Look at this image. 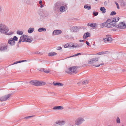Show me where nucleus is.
I'll use <instances>...</instances> for the list:
<instances>
[{
    "instance_id": "nucleus-1",
    "label": "nucleus",
    "mask_w": 126,
    "mask_h": 126,
    "mask_svg": "<svg viewBox=\"0 0 126 126\" xmlns=\"http://www.w3.org/2000/svg\"><path fill=\"white\" fill-rule=\"evenodd\" d=\"M116 24L115 22H113L112 20L110 19H108L106 22L102 23L101 26L105 27L108 28H110L112 27L115 26Z\"/></svg>"
},
{
    "instance_id": "nucleus-2",
    "label": "nucleus",
    "mask_w": 126,
    "mask_h": 126,
    "mask_svg": "<svg viewBox=\"0 0 126 126\" xmlns=\"http://www.w3.org/2000/svg\"><path fill=\"white\" fill-rule=\"evenodd\" d=\"M79 67L76 66L70 67L67 69L65 71L69 74H75L77 72V69Z\"/></svg>"
},
{
    "instance_id": "nucleus-3",
    "label": "nucleus",
    "mask_w": 126,
    "mask_h": 126,
    "mask_svg": "<svg viewBox=\"0 0 126 126\" xmlns=\"http://www.w3.org/2000/svg\"><path fill=\"white\" fill-rule=\"evenodd\" d=\"M29 83L31 84L36 86H42L45 85L46 84L44 82L36 80H32L30 81Z\"/></svg>"
},
{
    "instance_id": "nucleus-4",
    "label": "nucleus",
    "mask_w": 126,
    "mask_h": 126,
    "mask_svg": "<svg viewBox=\"0 0 126 126\" xmlns=\"http://www.w3.org/2000/svg\"><path fill=\"white\" fill-rule=\"evenodd\" d=\"M9 29L6 25L1 23L0 24V32H8Z\"/></svg>"
},
{
    "instance_id": "nucleus-5",
    "label": "nucleus",
    "mask_w": 126,
    "mask_h": 126,
    "mask_svg": "<svg viewBox=\"0 0 126 126\" xmlns=\"http://www.w3.org/2000/svg\"><path fill=\"white\" fill-rule=\"evenodd\" d=\"M62 5H63V4L62 2H57L54 5V10L55 11L58 10Z\"/></svg>"
},
{
    "instance_id": "nucleus-6",
    "label": "nucleus",
    "mask_w": 126,
    "mask_h": 126,
    "mask_svg": "<svg viewBox=\"0 0 126 126\" xmlns=\"http://www.w3.org/2000/svg\"><path fill=\"white\" fill-rule=\"evenodd\" d=\"M103 40L106 43H110L112 41V39L110 35H107L105 38H103Z\"/></svg>"
},
{
    "instance_id": "nucleus-7",
    "label": "nucleus",
    "mask_w": 126,
    "mask_h": 126,
    "mask_svg": "<svg viewBox=\"0 0 126 126\" xmlns=\"http://www.w3.org/2000/svg\"><path fill=\"white\" fill-rule=\"evenodd\" d=\"M84 121V120L81 117H79L76 120L75 122V124L77 126H79Z\"/></svg>"
},
{
    "instance_id": "nucleus-8",
    "label": "nucleus",
    "mask_w": 126,
    "mask_h": 126,
    "mask_svg": "<svg viewBox=\"0 0 126 126\" xmlns=\"http://www.w3.org/2000/svg\"><path fill=\"white\" fill-rule=\"evenodd\" d=\"M99 57L93 58L90 59L88 61V63L89 64H92L94 63H98Z\"/></svg>"
},
{
    "instance_id": "nucleus-9",
    "label": "nucleus",
    "mask_w": 126,
    "mask_h": 126,
    "mask_svg": "<svg viewBox=\"0 0 126 126\" xmlns=\"http://www.w3.org/2000/svg\"><path fill=\"white\" fill-rule=\"evenodd\" d=\"M11 94H9L7 95L3 96L0 98V100L1 102L6 101L10 97Z\"/></svg>"
},
{
    "instance_id": "nucleus-10",
    "label": "nucleus",
    "mask_w": 126,
    "mask_h": 126,
    "mask_svg": "<svg viewBox=\"0 0 126 126\" xmlns=\"http://www.w3.org/2000/svg\"><path fill=\"white\" fill-rule=\"evenodd\" d=\"M118 28L120 29H124L126 28V25L124 23L120 22L119 24Z\"/></svg>"
},
{
    "instance_id": "nucleus-11",
    "label": "nucleus",
    "mask_w": 126,
    "mask_h": 126,
    "mask_svg": "<svg viewBox=\"0 0 126 126\" xmlns=\"http://www.w3.org/2000/svg\"><path fill=\"white\" fill-rule=\"evenodd\" d=\"M58 10L61 13H63L66 11V8L63 4L61 7Z\"/></svg>"
},
{
    "instance_id": "nucleus-12",
    "label": "nucleus",
    "mask_w": 126,
    "mask_h": 126,
    "mask_svg": "<svg viewBox=\"0 0 126 126\" xmlns=\"http://www.w3.org/2000/svg\"><path fill=\"white\" fill-rule=\"evenodd\" d=\"M39 14L42 17H45L47 16V13L45 12L40 11L39 12Z\"/></svg>"
},
{
    "instance_id": "nucleus-13",
    "label": "nucleus",
    "mask_w": 126,
    "mask_h": 126,
    "mask_svg": "<svg viewBox=\"0 0 126 126\" xmlns=\"http://www.w3.org/2000/svg\"><path fill=\"white\" fill-rule=\"evenodd\" d=\"M8 43L11 46L14 45L15 44V42L14 41L12 40V38L9 39L8 41Z\"/></svg>"
},
{
    "instance_id": "nucleus-14",
    "label": "nucleus",
    "mask_w": 126,
    "mask_h": 126,
    "mask_svg": "<svg viewBox=\"0 0 126 126\" xmlns=\"http://www.w3.org/2000/svg\"><path fill=\"white\" fill-rule=\"evenodd\" d=\"M96 24L95 23H88L87 25V26H89L93 28L96 27Z\"/></svg>"
},
{
    "instance_id": "nucleus-15",
    "label": "nucleus",
    "mask_w": 126,
    "mask_h": 126,
    "mask_svg": "<svg viewBox=\"0 0 126 126\" xmlns=\"http://www.w3.org/2000/svg\"><path fill=\"white\" fill-rule=\"evenodd\" d=\"M90 33L88 32L85 33L83 36V38L84 39L87 38L88 37L90 36Z\"/></svg>"
},
{
    "instance_id": "nucleus-16",
    "label": "nucleus",
    "mask_w": 126,
    "mask_h": 126,
    "mask_svg": "<svg viewBox=\"0 0 126 126\" xmlns=\"http://www.w3.org/2000/svg\"><path fill=\"white\" fill-rule=\"evenodd\" d=\"M79 29V28L77 26H73L71 28V30L73 32H76L78 31Z\"/></svg>"
},
{
    "instance_id": "nucleus-17",
    "label": "nucleus",
    "mask_w": 126,
    "mask_h": 126,
    "mask_svg": "<svg viewBox=\"0 0 126 126\" xmlns=\"http://www.w3.org/2000/svg\"><path fill=\"white\" fill-rule=\"evenodd\" d=\"M27 36L26 35H24L23 36L20 37V39L21 40L22 42L26 41V39Z\"/></svg>"
},
{
    "instance_id": "nucleus-18",
    "label": "nucleus",
    "mask_w": 126,
    "mask_h": 126,
    "mask_svg": "<svg viewBox=\"0 0 126 126\" xmlns=\"http://www.w3.org/2000/svg\"><path fill=\"white\" fill-rule=\"evenodd\" d=\"M63 109V106H55L54 107L53 109L54 110H62Z\"/></svg>"
},
{
    "instance_id": "nucleus-19",
    "label": "nucleus",
    "mask_w": 126,
    "mask_h": 126,
    "mask_svg": "<svg viewBox=\"0 0 126 126\" xmlns=\"http://www.w3.org/2000/svg\"><path fill=\"white\" fill-rule=\"evenodd\" d=\"M119 18L118 17H114L113 19L111 20H112L113 22H115L116 24V23L119 20Z\"/></svg>"
},
{
    "instance_id": "nucleus-20",
    "label": "nucleus",
    "mask_w": 126,
    "mask_h": 126,
    "mask_svg": "<svg viewBox=\"0 0 126 126\" xmlns=\"http://www.w3.org/2000/svg\"><path fill=\"white\" fill-rule=\"evenodd\" d=\"M100 63L98 65H97L96 64H94L93 65V66H95L96 67H98L100 65H104V63H103V62L102 61H101V62H100L99 63Z\"/></svg>"
},
{
    "instance_id": "nucleus-21",
    "label": "nucleus",
    "mask_w": 126,
    "mask_h": 126,
    "mask_svg": "<svg viewBox=\"0 0 126 126\" xmlns=\"http://www.w3.org/2000/svg\"><path fill=\"white\" fill-rule=\"evenodd\" d=\"M69 45V48H71L72 47H74L75 45H74L72 43H68Z\"/></svg>"
},
{
    "instance_id": "nucleus-22",
    "label": "nucleus",
    "mask_w": 126,
    "mask_h": 126,
    "mask_svg": "<svg viewBox=\"0 0 126 126\" xmlns=\"http://www.w3.org/2000/svg\"><path fill=\"white\" fill-rule=\"evenodd\" d=\"M65 122L64 121H59L58 123H56L60 125H64L65 124Z\"/></svg>"
},
{
    "instance_id": "nucleus-23",
    "label": "nucleus",
    "mask_w": 126,
    "mask_h": 126,
    "mask_svg": "<svg viewBox=\"0 0 126 126\" xmlns=\"http://www.w3.org/2000/svg\"><path fill=\"white\" fill-rule=\"evenodd\" d=\"M46 31V29L44 28H40L38 30V32H45Z\"/></svg>"
},
{
    "instance_id": "nucleus-24",
    "label": "nucleus",
    "mask_w": 126,
    "mask_h": 126,
    "mask_svg": "<svg viewBox=\"0 0 126 126\" xmlns=\"http://www.w3.org/2000/svg\"><path fill=\"white\" fill-rule=\"evenodd\" d=\"M53 83L54 86L58 85L59 86H63V84L57 82L56 83H54V82H53Z\"/></svg>"
},
{
    "instance_id": "nucleus-25",
    "label": "nucleus",
    "mask_w": 126,
    "mask_h": 126,
    "mask_svg": "<svg viewBox=\"0 0 126 126\" xmlns=\"http://www.w3.org/2000/svg\"><path fill=\"white\" fill-rule=\"evenodd\" d=\"M24 3L30 5L31 4L30 0H24Z\"/></svg>"
},
{
    "instance_id": "nucleus-26",
    "label": "nucleus",
    "mask_w": 126,
    "mask_h": 126,
    "mask_svg": "<svg viewBox=\"0 0 126 126\" xmlns=\"http://www.w3.org/2000/svg\"><path fill=\"white\" fill-rule=\"evenodd\" d=\"M57 54L54 52H51L48 53V56H52Z\"/></svg>"
},
{
    "instance_id": "nucleus-27",
    "label": "nucleus",
    "mask_w": 126,
    "mask_h": 126,
    "mask_svg": "<svg viewBox=\"0 0 126 126\" xmlns=\"http://www.w3.org/2000/svg\"><path fill=\"white\" fill-rule=\"evenodd\" d=\"M120 5L121 6H126V2H124L123 0L120 3Z\"/></svg>"
},
{
    "instance_id": "nucleus-28",
    "label": "nucleus",
    "mask_w": 126,
    "mask_h": 126,
    "mask_svg": "<svg viewBox=\"0 0 126 126\" xmlns=\"http://www.w3.org/2000/svg\"><path fill=\"white\" fill-rule=\"evenodd\" d=\"M7 46H2L0 48V50L1 51H3L4 50H6L7 49Z\"/></svg>"
},
{
    "instance_id": "nucleus-29",
    "label": "nucleus",
    "mask_w": 126,
    "mask_h": 126,
    "mask_svg": "<svg viewBox=\"0 0 126 126\" xmlns=\"http://www.w3.org/2000/svg\"><path fill=\"white\" fill-rule=\"evenodd\" d=\"M62 32H53L52 35H56L60 34Z\"/></svg>"
},
{
    "instance_id": "nucleus-30",
    "label": "nucleus",
    "mask_w": 126,
    "mask_h": 126,
    "mask_svg": "<svg viewBox=\"0 0 126 126\" xmlns=\"http://www.w3.org/2000/svg\"><path fill=\"white\" fill-rule=\"evenodd\" d=\"M100 10L103 13H105L106 12V10L104 7H101L100 8Z\"/></svg>"
},
{
    "instance_id": "nucleus-31",
    "label": "nucleus",
    "mask_w": 126,
    "mask_h": 126,
    "mask_svg": "<svg viewBox=\"0 0 126 126\" xmlns=\"http://www.w3.org/2000/svg\"><path fill=\"white\" fill-rule=\"evenodd\" d=\"M88 80H85L82 82V84L83 85H85L88 84Z\"/></svg>"
},
{
    "instance_id": "nucleus-32",
    "label": "nucleus",
    "mask_w": 126,
    "mask_h": 126,
    "mask_svg": "<svg viewBox=\"0 0 126 126\" xmlns=\"http://www.w3.org/2000/svg\"><path fill=\"white\" fill-rule=\"evenodd\" d=\"M88 5H85L84 6V8L85 9H87L88 10H90L91 9V7L90 5L89 6H88Z\"/></svg>"
},
{
    "instance_id": "nucleus-33",
    "label": "nucleus",
    "mask_w": 126,
    "mask_h": 126,
    "mask_svg": "<svg viewBox=\"0 0 126 126\" xmlns=\"http://www.w3.org/2000/svg\"><path fill=\"white\" fill-rule=\"evenodd\" d=\"M32 38H27V40H26V41L27 42L30 43L32 42Z\"/></svg>"
},
{
    "instance_id": "nucleus-34",
    "label": "nucleus",
    "mask_w": 126,
    "mask_h": 126,
    "mask_svg": "<svg viewBox=\"0 0 126 126\" xmlns=\"http://www.w3.org/2000/svg\"><path fill=\"white\" fill-rule=\"evenodd\" d=\"M1 33H3L5 35H11L13 33V32H9V33H8V32H1Z\"/></svg>"
},
{
    "instance_id": "nucleus-35",
    "label": "nucleus",
    "mask_w": 126,
    "mask_h": 126,
    "mask_svg": "<svg viewBox=\"0 0 126 126\" xmlns=\"http://www.w3.org/2000/svg\"><path fill=\"white\" fill-rule=\"evenodd\" d=\"M12 40H13L14 41H17L18 40V38L16 36H14L13 38V39H12Z\"/></svg>"
},
{
    "instance_id": "nucleus-36",
    "label": "nucleus",
    "mask_w": 126,
    "mask_h": 126,
    "mask_svg": "<svg viewBox=\"0 0 126 126\" xmlns=\"http://www.w3.org/2000/svg\"><path fill=\"white\" fill-rule=\"evenodd\" d=\"M116 122L117 123H120V120L118 117H117L116 118Z\"/></svg>"
},
{
    "instance_id": "nucleus-37",
    "label": "nucleus",
    "mask_w": 126,
    "mask_h": 126,
    "mask_svg": "<svg viewBox=\"0 0 126 126\" xmlns=\"http://www.w3.org/2000/svg\"><path fill=\"white\" fill-rule=\"evenodd\" d=\"M34 30V29L33 28H30L28 30V32H33Z\"/></svg>"
},
{
    "instance_id": "nucleus-38",
    "label": "nucleus",
    "mask_w": 126,
    "mask_h": 126,
    "mask_svg": "<svg viewBox=\"0 0 126 126\" xmlns=\"http://www.w3.org/2000/svg\"><path fill=\"white\" fill-rule=\"evenodd\" d=\"M34 116V115H32L31 116H28L24 118V119L26 120L28 119L29 118H30L32 117H33Z\"/></svg>"
},
{
    "instance_id": "nucleus-39",
    "label": "nucleus",
    "mask_w": 126,
    "mask_h": 126,
    "mask_svg": "<svg viewBox=\"0 0 126 126\" xmlns=\"http://www.w3.org/2000/svg\"><path fill=\"white\" fill-rule=\"evenodd\" d=\"M81 53H78L76 54H75L74 55H73L72 56H70L69 58L71 57H74V56H77L78 55H81Z\"/></svg>"
},
{
    "instance_id": "nucleus-40",
    "label": "nucleus",
    "mask_w": 126,
    "mask_h": 126,
    "mask_svg": "<svg viewBox=\"0 0 126 126\" xmlns=\"http://www.w3.org/2000/svg\"><path fill=\"white\" fill-rule=\"evenodd\" d=\"M116 14V13L115 11H112L110 14L111 16H113Z\"/></svg>"
},
{
    "instance_id": "nucleus-41",
    "label": "nucleus",
    "mask_w": 126,
    "mask_h": 126,
    "mask_svg": "<svg viewBox=\"0 0 126 126\" xmlns=\"http://www.w3.org/2000/svg\"><path fill=\"white\" fill-rule=\"evenodd\" d=\"M65 48H69V45L68 44V43L66 44L64 47Z\"/></svg>"
},
{
    "instance_id": "nucleus-42",
    "label": "nucleus",
    "mask_w": 126,
    "mask_h": 126,
    "mask_svg": "<svg viewBox=\"0 0 126 126\" xmlns=\"http://www.w3.org/2000/svg\"><path fill=\"white\" fill-rule=\"evenodd\" d=\"M93 14L94 15V16H96L98 15V13L97 12H96L95 13L94 12L93 13Z\"/></svg>"
},
{
    "instance_id": "nucleus-43",
    "label": "nucleus",
    "mask_w": 126,
    "mask_h": 126,
    "mask_svg": "<svg viewBox=\"0 0 126 126\" xmlns=\"http://www.w3.org/2000/svg\"><path fill=\"white\" fill-rule=\"evenodd\" d=\"M115 4H116V5L117 6V9H119V6L118 4V3H117L116 2H115Z\"/></svg>"
},
{
    "instance_id": "nucleus-44",
    "label": "nucleus",
    "mask_w": 126,
    "mask_h": 126,
    "mask_svg": "<svg viewBox=\"0 0 126 126\" xmlns=\"http://www.w3.org/2000/svg\"><path fill=\"white\" fill-rule=\"evenodd\" d=\"M43 71L44 72L46 73H49L50 72L49 70H45L44 69Z\"/></svg>"
},
{
    "instance_id": "nucleus-45",
    "label": "nucleus",
    "mask_w": 126,
    "mask_h": 126,
    "mask_svg": "<svg viewBox=\"0 0 126 126\" xmlns=\"http://www.w3.org/2000/svg\"><path fill=\"white\" fill-rule=\"evenodd\" d=\"M21 42H22L21 40L20 39L19 40V41L18 42V43H17L18 47V45Z\"/></svg>"
},
{
    "instance_id": "nucleus-46",
    "label": "nucleus",
    "mask_w": 126,
    "mask_h": 126,
    "mask_svg": "<svg viewBox=\"0 0 126 126\" xmlns=\"http://www.w3.org/2000/svg\"><path fill=\"white\" fill-rule=\"evenodd\" d=\"M27 60H22V61H18V62L19 63H20L22 62H27Z\"/></svg>"
},
{
    "instance_id": "nucleus-47",
    "label": "nucleus",
    "mask_w": 126,
    "mask_h": 126,
    "mask_svg": "<svg viewBox=\"0 0 126 126\" xmlns=\"http://www.w3.org/2000/svg\"><path fill=\"white\" fill-rule=\"evenodd\" d=\"M83 44H78V47H80L82 46Z\"/></svg>"
},
{
    "instance_id": "nucleus-48",
    "label": "nucleus",
    "mask_w": 126,
    "mask_h": 126,
    "mask_svg": "<svg viewBox=\"0 0 126 126\" xmlns=\"http://www.w3.org/2000/svg\"><path fill=\"white\" fill-rule=\"evenodd\" d=\"M18 34L19 35L22 34L23 33V32H17Z\"/></svg>"
},
{
    "instance_id": "nucleus-49",
    "label": "nucleus",
    "mask_w": 126,
    "mask_h": 126,
    "mask_svg": "<svg viewBox=\"0 0 126 126\" xmlns=\"http://www.w3.org/2000/svg\"><path fill=\"white\" fill-rule=\"evenodd\" d=\"M62 48L61 47H57V50H59L61 49Z\"/></svg>"
},
{
    "instance_id": "nucleus-50",
    "label": "nucleus",
    "mask_w": 126,
    "mask_h": 126,
    "mask_svg": "<svg viewBox=\"0 0 126 126\" xmlns=\"http://www.w3.org/2000/svg\"><path fill=\"white\" fill-rule=\"evenodd\" d=\"M104 52H99V53H97L96 54L100 55L101 54H103V53Z\"/></svg>"
},
{
    "instance_id": "nucleus-51",
    "label": "nucleus",
    "mask_w": 126,
    "mask_h": 126,
    "mask_svg": "<svg viewBox=\"0 0 126 126\" xmlns=\"http://www.w3.org/2000/svg\"><path fill=\"white\" fill-rule=\"evenodd\" d=\"M53 32H62L60 30H54Z\"/></svg>"
},
{
    "instance_id": "nucleus-52",
    "label": "nucleus",
    "mask_w": 126,
    "mask_h": 126,
    "mask_svg": "<svg viewBox=\"0 0 126 126\" xmlns=\"http://www.w3.org/2000/svg\"><path fill=\"white\" fill-rule=\"evenodd\" d=\"M86 44H87V45L88 46H89V42L87 41H86Z\"/></svg>"
},
{
    "instance_id": "nucleus-53",
    "label": "nucleus",
    "mask_w": 126,
    "mask_h": 126,
    "mask_svg": "<svg viewBox=\"0 0 126 126\" xmlns=\"http://www.w3.org/2000/svg\"><path fill=\"white\" fill-rule=\"evenodd\" d=\"M75 47H78V44H76L75 45Z\"/></svg>"
},
{
    "instance_id": "nucleus-54",
    "label": "nucleus",
    "mask_w": 126,
    "mask_h": 126,
    "mask_svg": "<svg viewBox=\"0 0 126 126\" xmlns=\"http://www.w3.org/2000/svg\"><path fill=\"white\" fill-rule=\"evenodd\" d=\"M42 1L41 0H40L39 1V4H40L41 5L42 4Z\"/></svg>"
},
{
    "instance_id": "nucleus-55",
    "label": "nucleus",
    "mask_w": 126,
    "mask_h": 126,
    "mask_svg": "<svg viewBox=\"0 0 126 126\" xmlns=\"http://www.w3.org/2000/svg\"><path fill=\"white\" fill-rule=\"evenodd\" d=\"M40 5H41V6H40V7H41V8H42L44 6V5L43 4H43H42Z\"/></svg>"
},
{
    "instance_id": "nucleus-56",
    "label": "nucleus",
    "mask_w": 126,
    "mask_h": 126,
    "mask_svg": "<svg viewBox=\"0 0 126 126\" xmlns=\"http://www.w3.org/2000/svg\"><path fill=\"white\" fill-rule=\"evenodd\" d=\"M18 61L15 62L13 64H17V63H18Z\"/></svg>"
},
{
    "instance_id": "nucleus-57",
    "label": "nucleus",
    "mask_w": 126,
    "mask_h": 126,
    "mask_svg": "<svg viewBox=\"0 0 126 126\" xmlns=\"http://www.w3.org/2000/svg\"><path fill=\"white\" fill-rule=\"evenodd\" d=\"M2 10V6L0 5V12Z\"/></svg>"
},
{
    "instance_id": "nucleus-58",
    "label": "nucleus",
    "mask_w": 126,
    "mask_h": 126,
    "mask_svg": "<svg viewBox=\"0 0 126 126\" xmlns=\"http://www.w3.org/2000/svg\"><path fill=\"white\" fill-rule=\"evenodd\" d=\"M79 41L80 42H83L84 41V40H80Z\"/></svg>"
},
{
    "instance_id": "nucleus-59",
    "label": "nucleus",
    "mask_w": 126,
    "mask_h": 126,
    "mask_svg": "<svg viewBox=\"0 0 126 126\" xmlns=\"http://www.w3.org/2000/svg\"><path fill=\"white\" fill-rule=\"evenodd\" d=\"M126 71V70H125V69H123V70H122V72H124L125 71Z\"/></svg>"
},
{
    "instance_id": "nucleus-60",
    "label": "nucleus",
    "mask_w": 126,
    "mask_h": 126,
    "mask_svg": "<svg viewBox=\"0 0 126 126\" xmlns=\"http://www.w3.org/2000/svg\"><path fill=\"white\" fill-rule=\"evenodd\" d=\"M32 32H28L29 33H32Z\"/></svg>"
},
{
    "instance_id": "nucleus-61",
    "label": "nucleus",
    "mask_w": 126,
    "mask_h": 126,
    "mask_svg": "<svg viewBox=\"0 0 126 126\" xmlns=\"http://www.w3.org/2000/svg\"><path fill=\"white\" fill-rule=\"evenodd\" d=\"M36 53V54H38V52H37L36 53Z\"/></svg>"
},
{
    "instance_id": "nucleus-62",
    "label": "nucleus",
    "mask_w": 126,
    "mask_h": 126,
    "mask_svg": "<svg viewBox=\"0 0 126 126\" xmlns=\"http://www.w3.org/2000/svg\"><path fill=\"white\" fill-rule=\"evenodd\" d=\"M95 0V1H97V0Z\"/></svg>"
},
{
    "instance_id": "nucleus-63",
    "label": "nucleus",
    "mask_w": 126,
    "mask_h": 126,
    "mask_svg": "<svg viewBox=\"0 0 126 126\" xmlns=\"http://www.w3.org/2000/svg\"><path fill=\"white\" fill-rule=\"evenodd\" d=\"M94 44H93V45H94Z\"/></svg>"
},
{
    "instance_id": "nucleus-64",
    "label": "nucleus",
    "mask_w": 126,
    "mask_h": 126,
    "mask_svg": "<svg viewBox=\"0 0 126 126\" xmlns=\"http://www.w3.org/2000/svg\"><path fill=\"white\" fill-rule=\"evenodd\" d=\"M114 31H116V30H114Z\"/></svg>"
}]
</instances>
